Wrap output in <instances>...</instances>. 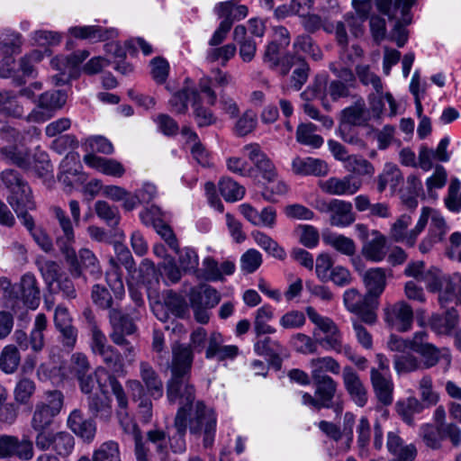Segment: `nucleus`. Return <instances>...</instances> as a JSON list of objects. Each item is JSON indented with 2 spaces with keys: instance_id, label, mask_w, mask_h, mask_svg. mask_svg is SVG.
Masks as SVG:
<instances>
[{
  "instance_id": "obj_41",
  "label": "nucleus",
  "mask_w": 461,
  "mask_h": 461,
  "mask_svg": "<svg viewBox=\"0 0 461 461\" xmlns=\"http://www.w3.org/2000/svg\"><path fill=\"white\" fill-rule=\"evenodd\" d=\"M21 355L14 345L4 347L0 353V369L5 374H14L19 367Z\"/></svg>"
},
{
  "instance_id": "obj_64",
  "label": "nucleus",
  "mask_w": 461,
  "mask_h": 461,
  "mask_svg": "<svg viewBox=\"0 0 461 461\" xmlns=\"http://www.w3.org/2000/svg\"><path fill=\"white\" fill-rule=\"evenodd\" d=\"M257 124L258 116L256 113L251 110H248L237 121L234 128L235 133L240 137L246 136L256 129Z\"/></svg>"
},
{
  "instance_id": "obj_53",
  "label": "nucleus",
  "mask_w": 461,
  "mask_h": 461,
  "mask_svg": "<svg viewBox=\"0 0 461 461\" xmlns=\"http://www.w3.org/2000/svg\"><path fill=\"white\" fill-rule=\"evenodd\" d=\"M192 107L194 118L198 127H207L216 122V117L213 113L203 105L200 95L192 103Z\"/></svg>"
},
{
  "instance_id": "obj_2",
  "label": "nucleus",
  "mask_w": 461,
  "mask_h": 461,
  "mask_svg": "<svg viewBox=\"0 0 461 461\" xmlns=\"http://www.w3.org/2000/svg\"><path fill=\"white\" fill-rule=\"evenodd\" d=\"M329 68L335 78L326 83L327 96L333 102L350 96V90L357 86V78L353 70L339 62H330Z\"/></svg>"
},
{
  "instance_id": "obj_20",
  "label": "nucleus",
  "mask_w": 461,
  "mask_h": 461,
  "mask_svg": "<svg viewBox=\"0 0 461 461\" xmlns=\"http://www.w3.org/2000/svg\"><path fill=\"white\" fill-rule=\"evenodd\" d=\"M173 428L175 432L167 435V444L176 454H182L186 450L185 434L187 430V417L185 410H177L174 418Z\"/></svg>"
},
{
  "instance_id": "obj_5",
  "label": "nucleus",
  "mask_w": 461,
  "mask_h": 461,
  "mask_svg": "<svg viewBox=\"0 0 461 461\" xmlns=\"http://www.w3.org/2000/svg\"><path fill=\"white\" fill-rule=\"evenodd\" d=\"M22 44V37L17 33L9 35L4 41L0 42V51L4 55L0 64V77L3 78H12L14 86H17L25 84V80L23 77L16 75L14 71V59L12 56L21 53Z\"/></svg>"
},
{
  "instance_id": "obj_55",
  "label": "nucleus",
  "mask_w": 461,
  "mask_h": 461,
  "mask_svg": "<svg viewBox=\"0 0 461 461\" xmlns=\"http://www.w3.org/2000/svg\"><path fill=\"white\" fill-rule=\"evenodd\" d=\"M418 357L411 353H402L393 357L394 369L398 374L411 373L421 369Z\"/></svg>"
},
{
  "instance_id": "obj_40",
  "label": "nucleus",
  "mask_w": 461,
  "mask_h": 461,
  "mask_svg": "<svg viewBox=\"0 0 461 461\" xmlns=\"http://www.w3.org/2000/svg\"><path fill=\"white\" fill-rule=\"evenodd\" d=\"M317 127L312 123H301L296 130V140L313 149L320 148L324 140L321 135L315 134Z\"/></svg>"
},
{
  "instance_id": "obj_28",
  "label": "nucleus",
  "mask_w": 461,
  "mask_h": 461,
  "mask_svg": "<svg viewBox=\"0 0 461 461\" xmlns=\"http://www.w3.org/2000/svg\"><path fill=\"white\" fill-rule=\"evenodd\" d=\"M368 118L363 98L358 97L350 106L340 112V123L347 126H361L366 123Z\"/></svg>"
},
{
  "instance_id": "obj_4",
  "label": "nucleus",
  "mask_w": 461,
  "mask_h": 461,
  "mask_svg": "<svg viewBox=\"0 0 461 461\" xmlns=\"http://www.w3.org/2000/svg\"><path fill=\"white\" fill-rule=\"evenodd\" d=\"M316 210L321 213L329 214V222L331 226L345 228L356 221V213L350 202L340 199H318Z\"/></svg>"
},
{
  "instance_id": "obj_33",
  "label": "nucleus",
  "mask_w": 461,
  "mask_h": 461,
  "mask_svg": "<svg viewBox=\"0 0 461 461\" xmlns=\"http://www.w3.org/2000/svg\"><path fill=\"white\" fill-rule=\"evenodd\" d=\"M50 64L54 69L59 71V74L54 77L58 85L68 84L72 78L78 76V71L69 56H56L51 59Z\"/></svg>"
},
{
  "instance_id": "obj_36",
  "label": "nucleus",
  "mask_w": 461,
  "mask_h": 461,
  "mask_svg": "<svg viewBox=\"0 0 461 461\" xmlns=\"http://www.w3.org/2000/svg\"><path fill=\"white\" fill-rule=\"evenodd\" d=\"M377 299L366 294L362 295V300L357 303V306L359 308L357 311H349L359 316L362 321L366 324H374L376 321L377 316L375 309L377 308Z\"/></svg>"
},
{
  "instance_id": "obj_1",
  "label": "nucleus",
  "mask_w": 461,
  "mask_h": 461,
  "mask_svg": "<svg viewBox=\"0 0 461 461\" xmlns=\"http://www.w3.org/2000/svg\"><path fill=\"white\" fill-rule=\"evenodd\" d=\"M187 429L191 434L196 436L203 432V447H212L216 431L215 413L203 401H197L194 405L192 404L191 411H188Z\"/></svg>"
},
{
  "instance_id": "obj_23",
  "label": "nucleus",
  "mask_w": 461,
  "mask_h": 461,
  "mask_svg": "<svg viewBox=\"0 0 461 461\" xmlns=\"http://www.w3.org/2000/svg\"><path fill=\"white\" fill-rule=\"evenodd\" d=\"M221 298L220 293L209 285H200L193 287L189 294L190 303L211 309L220 303Z\"/></svg>"
},
{
  "instance_id": "obj_7",
  "label": "nucleus",
  "mask_w": 461,
  "mask_h": 461,
  "mask_svg": "<svg viewBox=\"0 0 461 461\" xmlns=\"http://www.w3.org/2000/svg\"><path fill=\"white\" fill-rule=\"evenodd\" d=\"M64 258L68 264V271L73 277H83L85 279L86 274H88L95 280L101 278L103 272L100 262L89 249H80L78 255L75 251V265L68 258Z\"/></svg>"
},
{
  "instance_id": "obj_9",
  "label": "nucleus",
  "mask_w": 461,
  "mask_h": 461,
  "mask_svg": "<svg viewBox=\"0 0 461 461\" xmlns=\"http://www.w3.org/2000/svg\"><path fill=\"white\" fill-rule=\"evenodd\" d=\"M52 212L62 230V234L58 235L56 238V245L63 257L70 259L72 264L75 265L76 259L73 245L76 242V239L73 223L62 208L55 206L52 208Z\"/></svg>"
},
{
  "instance_id": "obj_15",
  "label": "nucleus",
  "mask_w": 461,
  "mask_h": 461,
  "mask_svg": "<svg viewBox=\"0 0 461 461\" xmlns=\"http://www.w3.org/2000/svg\"><path fill=\"white\" fill-rule=\"evenodd\" d=\"M249 158L261 173V176L268 183H274L277 177L276 167L267 156L261 150L257 143L248 144L244 147Z\"/></svg>"
},
{
  "instance_id": "obj_29",
  "label": "nucleus",
  "mask_w": 461,
  "mask_h": 461,
  "mask_svg": "<svg viewBox=\"0 0 461 461\" xmlns=\"http://www.w3.org/2000/svg\"><path fill=\"white\" fill-rule=\"evenodd\" d=\"M363 282L366 294L378 299L386 286V270L382 267H373L363 275Z\"/></svg>"
},
{
  "instance_id": "obj_30",
  "label": "nucleus",
  "mask_w": 461,
  "mask_h": 461,
  "mask_svg": "<svg viewBox=\"0 0 461 461\" xmlns=\"http://www.w3.org/2000/svg\"><path fill=\"white\" fill-rule=\"evenodd\" d=\"M233 41L240 47L239 54L244 62H250L255 58L257 52V43L247 36V28L244 25H237L232 33Z\"/></svg>"
},
{
  "instance_id": "obj_43",
  "label": "nucleus",
  "mask_w": 461,
  "mask_h": 461,
  "mask_svg": "<svg viewBox=\"0 0 461 461\" xmlns=\"http://www.w3.org/2000/svg\"><path fill=\"white\" fill-rule=\"evenodd\" d=\"M96 215L108 226L116 228L121 221L120 211L117 206L111 205L106 201H96L95 203Z\"/></svg>"
},
{
  "instance_id": "obj_62",
  "label": "nucleus",
  "mask_w": 461,
  "mask_h": 461,
  "mask_svg": "<svg viewBox=\"0 0 461 461\" xmlns=\"http://www.w3.org/2000/svg\"><path fill=\"white\" fill-rule=\"evenodd\" d=\"M254 351L259 356L267 357L269 355L283 354L285 348L279 341L265 337L255 342Z\"/></svg>"
},
{
  "instance_id": "obj_17",
  "label": "nucleus",
  "mask_w": 461,
  "mask_h": 461,
  "mask_svg": "<svg viewBox=\"0 0 461 461\" xmlns=\"http://www.w3.org/2000/svg\"><path fill=\"white\" fill-rule=\"evenodd\" d=\"M343 384L353 402L359 407L367 402V392L359 375L350 366H346L342 373Z\"/></svg>"
},
{
  "instance_id": "obj_32",
  "label": "nucleus",
  "mask_w": 461,
  "mask_h": 461,
  "mask_svg": "<svg viewBox=\"0 0 461 461\" xmlns=\"http://www.w3.org/2000/svg\"><path fill=\"white\" fill-rule=\"evenodd\" d=\"M428 409L416 397H408L405 400L399 401L395 404V410L402 420L409 426H414V415L421 413Z\"/></svg>"
},
{
  "instance_id": "obj_39",
  "label": "nucleus",
  "mask_w": 461,
  "mask_h": 461,
  "mask_svg": "<svg viewBox=\"0 0 461 461\" xmlns=\"http://www.w3.org/2000/svg\"><path fill=\"white\" fill-rule=\"evenodd\" d=\"M402 180L400 168L394 164L386 163L383 172L377 176V191L383 193L387 185L394 189Z\"/></svg>"
},
{
  "instance_id": "obj_12",
  "label": "nucleus",
  "mask_w": 461,
  "mask_h": 461,
  "mask_svg": "<svg viewBox=\"0 0 461 461\" xmlns=\"http://www.w3.org/2000/svg\"><path fill=\"white\" fill-rule=\"evenodd\" d=\"M109 322L111 325L110 339H118L132 337L138 332L135 320L129 313L118 309H111L109 312Z\"/></svg>"
},
{
  "instance_id": "obj_35",
  "label": "nucleus",
  "mask_w": 461,
  "mask_h": 461,
  "mask_svg": "<svg viewBox=\"0 0 461 461\" xmlns=\"http://www.w3.org/2000/svg\"><path fill=\"white\" fill-rule=\"evenodd\" d=\"M7 201L15 213H22L24 210H33L35 208L34 202L32 199V191L28 185L20 190L13 191Z\"/></svg>"
},
{
  "instance_id": "obj_27",
  "label": "nucleus",
  "mask_w": 461,
  "mask_h": 461,
  "mask_svg": "<svg viewBox=\"0 0 461 461\" xmlns=\"http://www.w3.org/2000/svg\"><path fill=\"white\" fill-rule=\"evenodd\" d=\"M292 167L295 174L303 176H323L329 172V167L323 160L312 158H295Z\"/></svg>"
},
{
  "instance_id": "obj_49",
  "label": "nucleus",
  "mask_w": 461,
  "mask_h": 461,
  "mask_svg": "<svg viewBox=\"0 0 461 461\" xmlns=\"http://www.w3.org/2000/svg\"><path fill=\"white\" fill-rule=\"evenodd\" d=\"M420 435L428 447L433 450L442 447L443 438L440 427L435 426L432 423L423 424L420 429Z\"/></svg>"
},
{
  "instance_id": "obj_56",
  "label": "nucleus",
  "mask_w": 461,
  "mask_h": 461,
  "mask_svg": "<svg viewBox=\"0 0 461 461\" xmlns=\"http://www.w3.org/2000/svg\"><path fill=\"white\" fill-rule=\"evenodd\" d=\"M196 276L210 282L223 280V276L221 275L218 262L211 257H207L203 259V268L198 269Z\"/></svg>"
},
{
  "instance_id": "obj_63",
  "label": "nucleus",
  "mask_w": 461,
  "mask_h": 461,
  "mask_svg": "<svg viewBox=\"0 0 461 461\" xmlns=\"http://www.w3.org/2000/svg\"><path fill=\"white\" fill-rule=\"evenodd\" d=\"M262 261L261 253L255 249H249L240 258V269L245 274H252L259 268Z\"/></svg>"
},
{
  "instance_id": "obj_16",
  "label": "nucleus",
  "mask_w": 461,
  "mask_h": 461,
  "mask_svg": "<svg viewBox=\"0 0 461 461\" xmlns=\"http://www.w3.org/2000/svg\"><path fill=\"white\" fill-rule=\"evenodd\" d=\"M67 424L73 433L86 442H91L95 436L96 424L95 420L91 418H86L84 413L78 409H75L70 412Z\"/></svg>"
},
{
  "instance_id": "obj_59",
  "label": "nucleus",
  "mask_w": 461,
  "mask_h": 461,
  "mask_svg": "<svg viewBox=\"0 0 461 461\" xmlns=\"http://www.w3.org/2000/svg\"><path fill=\"white\" fill-rule=\"evenodd\" d=\"M301 97L307 102L319 99L326 111L331 110V105L326 95V86L323 88L321 82H314L312 85L309 86L301 94Z\"/></svg>"
},
{
  "instance_id": "obj_44",
  "label": "nucleus",
  "mask_w": 461,
  "mask_h": 461,
  "mask_svg": "<svg viewBox=\"0 0 461 461\" xmlns=\"http://www.w3.org/2000/svg\"><path fill=\"white\" fill-rule=\"evenodd\" d=\"M294 49L296 52L302 51L309 55L313 60L319 61L323 58V53L314 40L308 34L297 36L294 41Z\"/></svg>"
},
{
  "instance_id": "obj_47",
  "label": "nucleus",
  "mask_w": 461,
  "mask_h": 461,
  "mask_svg": "<svg viewBox=\"0 0 461 461\" xmlns=\"http://www.w3.org/2000/svg\"><path fill=\"white\" fill-rule=\"evenodd\" d=\"M48 321L44 313L36 315L33 324V329L30 335V344L33 351L39 352L44 347V334L43 331L47 329Z\"/></svg>"
},
{
  "instance_id": "obj_34",
  "label": "nucleus",
  "mask_w": 461,
  "mask_h": 461,
  "mask_svg": "<svg viewBox=\"0 0 461 461\" xmlns=\"http://www.w3.org/2000/svg\"><path fill=\"white\" fill-rule=\"evenodd\" d=\"M199 92L196 88L185 86L176 92L169 99L171 110L178 114H185L188 110V102L191 104L198 98Z\"/></svg>"
},
{
  "instance_id": "obj_11",
  "label": "nucleus",
  "mask_w": 461,
  "mask_h": 461,
  "mask_svg": "<svg viewBox=\"0 0 461 461\" xmlns=\"http://www.w3.org/2000/svg\"><path fill=\"white\" fill-rule=\"evenodd\" d=\"M384 321L392 329L406 332L411 329L413 311L405 302H399L384 310Z\"/></svg>"
},
{
  "instance_id": "obj_25",
  "label": "nucleus",
  "mask_w": 461,
  "mask_h": 461,
  "mask_svg": "<svg viewBox=\"0 0 461 461\" xmlns=\"http://www.w3.org/2000/svg\"><path fill=\"white\" fill-rule=\"evenodd\" d=\"M371 234L373 238L363 244L362 255L367 260L380 262L386 256V239L376 230H372Z\"/></svg>"
},
{
  "instance_id": "obj_6",
  "label": "nucleus",
  "mask_w": 461,
  "mask_h": 461,
  "mask_svg": "<svg viewBox=\"0 0 461 461\" xmlns=\"http://www.w3.org/2000/svg\"><path fill=\"white\" fill-rule=\"evenodd\" d=\"M190 378L177 377L175 379V377H170L166 385L167 401L172 404L179 403L178 410L183 408L186 416L195 400V388L191 384Z\"/></svg>"
},
{
  "instance_id": "obj_37",
  "label": "nucleus",
  "mask_w": 461,
  "mask_h": 461,
  "mask_svg": "<svg viewBox=\"0 0 461 461\" xmlns=\"http://www.w3.org/2000/svg\"><path fill=\"white\" fill-rule=\"evenodd\" d=\"M252 237L258 246L264 249L268 255L279 260L285 259V250L271 237L259 230L253 231Z\"/></svg>"
},
{
  "instance_id": "obj_13",
  "label": "nucleus",
  "mask_w": 461,
  "mask_h": 461,
  "mask_svg": "<svg viewBox=\"0 0 461 461\" xmlns=\"http://www.w3.org/2000/svg\"><path fill=\"white\" fill-rule=\"evenodd\" d=\"M312 378L315 396L318 397L324 408L332 407V400H334L337 393V382L320 370H312Z\"/></svg>"
},
{
  "instance_id": "obj_14",
  "label": "nucleus",
  "mask_w": 461,
  "mask_h": 461,
  "mask_svg": "<svg viewBox=\"0 0 461 461\" xmlns=\"http://www.w3.org/2000/svg\"><path fill=\"white\" fill-rule=\"evenodd\" d=\"M320 188L326 194L330 195H352L355 194L361 187L360 181H355L350 175L344 177H330L325 181H321Z\"/></svg>"
},
{
  "instance_id": "obj_31",
  "label": "nucleus",
  "mask_w": 461,
  "mask_h": 461,
  "mask_svg": "<svg viewBox=\"0 0 461 461\" xmlns=\"http://www.w3.org/2000/svg\"><path fill=\"white\" fill-rule=\"evenodd\" d=\"M458 321L457 312L454 309L447 310L443 314L434 313L429 320V326L438 334H449Z\"/></svg>"
},
{
  "instance_id": "obj_24",
  "label": "nucleus",
  "mask_w": 461,
  "mask_h": 461,
  "mask_svg": "<svg viewBox=\"0 0 461 461\" xmlns=\"http://www.w3.org/2000/svg\"><path fill=\"white\" fill-rule=\"evenodd\" d=\"M140 376L150 397L159 399L163 396V382L149 362L140 363Z\"/></svg>"
},
{
  "instance_id": "obj_21",
  "label": "nucleus",
  "mask_w": 461,
  "mask_h": 461,
  "mask_svg": "<svg viewBox=\"0 0 461 461\" xmlns=\"http://www.w3.org/2000/svg\"><path fill=\"white\" fill-rule=\"evenodd\" d=\"M68 32L77 39L94 41H104L118 36V32L115 29L104 28L99 25L74 26L69 28Z\"/></svg>"
},
{
  "instance_id": "obj_8",
  "label": "nucleus",
  "mask_w": 461,
  "mask_h": 461,
  "mask_svg": "<svg viewBox=\"0 0 461 461\" xmlns=\"http://www.w3.org/2000/svg\"><path fill=\"white\" fill-rule=\"evenodd\" d=\"M171 361L166 366L171 372L170 377H191L194 352L190 346L176 341L171 345Z\"/></svg>"
},
{
  "instance_id": "obj_57",
  "label": "nucleus",
  "mask_w": 461,
  "mask_h": 461,
  "mask_svg": "<svg viewBox=\"0 0 461 461\" xmlns=\"http://www.w3.org/2000/svg\"><path fill=\"white\" fill-rule=\"evenodd\" d=\"M0 110L15 118L23 114V106L17 103L16 95L10 91L0 92Z\"/></svg>"
},
{
  "instance_id": "obj_52",
  "label": "nucleus",
  "mask_w": 461,
  "mask_h": 461,
  "mask_svg": "<svg viewBox=\"0 0 461 461\" xmlns=\"http://www.w3.org/2000/svg\"><path fill=\"white\" fill-rule=\"evenodd\" d=\"M419 390L420 402L427 408L437 405L439 401L438 393L433 391L432 378L429 375H424L419 382Z\"/></svg>"
},
{
  "instance_id": "obj_38",
  "label": "nucleus",
  "mask_w": 461,
  "mask_h": 461,
  "mask_svg": "<svg viewBox=\"0 0 461 461\" xmlns=\"http://www.w3.org/2000/svg\"><path fill=\"white\" fill-rule=\"evenodd\" d=\"M0 154L3 159L24 171L29 170L32 167V157L26 150L19 149L16 147H5L0 149Z\"/></svg>"
},
{
  "instance_id": "obj_45",
  "label": "nucleus",
  "mask_w": 461,
  "mask_h": 461,
  "mask_svg": "<svg viewBox=\"0 0 461 461\" xmlns=\"http://www.w3.org/2000/svg\"><path fill=\"white\" fill-rule=\"evenodd\" d=\"M92 461H122L119 444L114 440L102 443L94 450Z\"/></svg>"
},
{
  "instance_id": "obj_50",
  "label": "nucleus",
  "mask_w": 461,
  "mask_h": 461,
  "mask_svg": "<svg viewBox=\"0 0 461 461\" xmlns=\"http://www.w3.org/2000/svg\"><path fill=\"white\" fill-rule=\"evenodd\" d=\"M355 76L364 86L372 85L377 95H383V84L381 78L371 71L368 65H357L355 68Z\"/></svg>"
},
{
  "instance_id": "obj_26",
  "label": "nucleus",
  "mask_w": 461,
  "mask_h": 461,
  "mask_svg": "<svg viewBox=\"0 0 461 461\" xmlns=\"http://www.w3.org/2000/svg\"><path fill=\"white\" fill-rule=\"evenodd\" d=\"M417 354L421 357V360H420L421 364V369H429L435 366L440 361H443L445 364L446 371L451 364V356L449 351L447 348H438L433 344H430L429 346L421 349Z\"/></svg>"
},
{
  "instance_id": "obj_54",
  "label": "nucleus",
  "mask_w": 461,
  "mask_h": 461,
  "mask_svg": "<svg viewBox=\"0 0 461 461\" xmlns=\"http://www.w3.org/2000/svg\"><path fill=\"white\" fill-rule=\"evenodd\" d=\"M325 241L337 251L346 256H353L356 253L354 240L341 234H330L325 238Z\"/></svg>"
},
{
  "instance_id": "obj_19",
  "label": "nucleus",
  "mask_w": 461,
  "mask_h": 461,
  "mask_svg": "<svg viewBox=\"0 0 461 461\" xmlns=\"http://www.w3.org/2000/svg\"><path fill=\"white\" fill-rule=\"evenodd\" d=\"M371 384L378 401L384 406L393 402V384L390 375L373 367L370 371Z\"/></svg>"
},
{
  "instance_id": "obj_10",
  "label": "nucleus",
  "mask_w": 461,
  "mask_h": 461,
  "mask_svg": "<svg viewBox=\"0 0 461 461\" xmlns=\"http://www.w3.org/2000/svg\"><path fill=\"white\" fill-rule=\"evenodd\" d=\"M67 101V95L59 90L47 91L40 95L39 104L28 115V121L42 122L51 118Z\"/></svg>"
},
{
  "instance_id": "obj_46",
  "label": "nucleus",
  "mask_w": 461,
  "mask_h": 461,
  "mask_svg": "<svg viewBox=\"0 0 461 461\" xmlns=\"http://www.w3.org/2000/svg\"><path fill=\"white\" fill-rule=\"evenodd\" d=\"M58 415L49 409H46L43 405L36 403L32 417L31 420V427L33 430H42L50 428L55 417Z\"/></svg>"
},
{
  "instance_id": "obj_18",
  "label": "nucleus",
  "mask_w": 461,
  "mask_h": 461,
  "mask_svg": "<svg viewBox=\"0 0 461 461\" xmlns=\"http://www.w3.org/2000/svg\"><path fill=\"white\" fill-rule=\"evenodd\" d=\"M19 296L24 305L35 310L41 302V289L36 276L32 273L24 274L19 283Z\"/></svg>"
},
{
  "instance_id": "obj_48",
  "label": "nucleus",
  "mask_w": 461,
  "mask_h": 461,
  "mask_svg": "<svg viewBox=\"0 0 461 461\" xmlns=\"http://www.w3.org/2000/svg\"><path fill=\"white\" fill-rule=\"evenodd\" d=\"M219 190L227 202H236L243 198L245 188L230 177H222L219 182Z\"/></svg>"
},
{
  "instance_id": "obj_22",
  "label": "nucleus",
  "mask_w": 461,
  "mask_h": 461,
  "mask_svg": "<svg viewBox=\"0 0 461 461\" xmlns=\"http://www.w3.org/2000/svg\"><path fill=\"white\" fill-rule=\"evenodd\" d=\"M83 160L88 167L108 176L121 177L125 173L122 164L113 158H102L95 154H86Z\"/></svg>"
},
{
  "instance_id": "obj_58",
  "label": "nucleus",
  "mask_w": 461,
  "mask_h": 461,
  "mask_svg": "<svg viewBox=\"0 0 461 461\" xmlns=\"http://www.w3.org/2000/svg\"><path fill=\"white\" fill-rule=\"evenodd\" d=\"M36 390L35 383L29 378H22L18 381L14 390V396L16 402L27 404Z\"/></svg>"
},
{
  "instance_id": "obj_3",
  "label": "nucleus",
  "mask_w": 461,
  "mask_h": 461,
  "mask_svg": "<svg viewBox=\"0 0 461 461\" xmlns=\"http://www.w3.org/2000/svg\"><path fill=\"white\" fill-rule=\"evenodd\" d=\"M90 348L95 357H99L103 364L113 373H122L124 370V363L121 352L113 346L108 344L104 333L94 327Z\"/></svg>"
},
{
  "instance_id": "obj_60",
  "label": "nucleus",
  "mask_w": 461,
  "mask_h": 461,
  "mask_svg": "<svg viewBox=\"0 0 461 461\" xmlns=\"http://www.w3.org/2000/svg\"><path fill=\"white\" fill-rule=\"evenodd\" d=\"M461 182L456 177H452L448 185L447 195L445 198V204L447 208L453 212H458L461 211Z\"/></svg>"
},
{
  "instance_id": "obj_61",
  "label": "nucleus",
  "mask_w": 461,
  "mask_h": 461,
  "mask_svg": "<svg viewBox=\"0 0 461 461\" xmlns=\"http://www.w3.org/2000/svg\"><path fill=\"white\" fill-rule=\"evenodd\" d=\"M91 299L97 307L103 310L114 309L113 299L109 290L102 285H95L91 291Z\"/></svg>"
},
{
  "instance_id": "obj_51",
  "label": "nucleus",
  "mask_w": 461,
  "mask_h": 461,
  "mask_svg": "<svg viewBox=\"0 0 461 461\" xmlns=\"http://www.w3.org/2000/svg\"><path fill=\"white\" fill-rule=\"evenodd\" d=\"M147 439L154 446L160 459L166 460L168 456L167 434L162 429H150L147 432Z\"/></svg>"
},
{
  "instance_id": "obj_42",
  "label": "nucleus",
  "mask_w": 461,
  "mask_h": 461,
  "mask_svg": "<svg viewBox=\"0 0 461 461\" xmlns=\"http://www.w3.org/2000/svg\"><path fill=\"white\" fill-rule=\"evenodd\" d=\"M90 413L104 421H108L112 416V407L110 401L106 396L97 394L91 395L87 401Z\"/></svg>"
}]
</instances>
